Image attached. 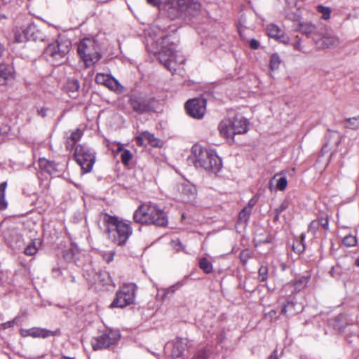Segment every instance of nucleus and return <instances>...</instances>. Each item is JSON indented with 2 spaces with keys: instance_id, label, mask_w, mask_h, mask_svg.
I'll list each match as a JSON object with an SVG mask.
<instances>
[{
  "instance_id": "f257e3e1",
  "label": "nucleus",
  "mask_w": 359,
  "mask_h": 359,
  "mask_svg": "<svg viewBox=\"0 0 359 359\" xmlns=\"http://www.w3.org/2000/svg\"><path fill=\"white\" fill-rule=\"evenodd\" d=\"M102 223L107 239L117 245H125L133 234L130 222L116 215L104 213L102 216Z\"/></svg>"
},
{
  "instance_id": "f03ea898",
  "label": "nucleus",
  "mask_w": 359,
  "mask_h": 359,
  "mask_svg": "<svg viewBox=\"0 0 359 359\" xmlns=\"http://www.w3.org/2000/svg\"><path fill=\"white\" fill-rule=\"evenodd\" d=\"M133 219L136 223L165 227L168 218L165 211L156 203H144L134 212Z\"/></svg>"
},
{
  "instance_id": "7ed1b4c3",
  "label": "nucleus",
  "mask_w": 359,
  "mask_h": 359,
  "mask_svg": "<svg viewBox=\"0 0 359 359\" xmlns=\"http://www.w3.org/2000/svg\"><path fill=\"white\" fill-rule=\"evenodd\" d=\"M189 161L196 168H201L208 172H216L222 168V160L212 149H208L199 144H194L191 148V154Z\"/></svg>"
},
{
  "instance_id": "20e7f679",
  "label": "nucleus",
  "mask_w": 359,
  "mask_h": 359,
  "mask_svg": "<svg viewBox=\"0 0 359 359\" xmlns=\"http://www.w3.org/2000/svg\"><path fill=\"white\" fill-rule=\"evenodd\" d=\"M201 9V4L196 0H167L164 10L171 20L193 15Z\"/></svg>"
},
{
  "instance_id": "39448f33",
  "label": "nucleus",
  "mask_w": 359,
  "mask_h": 359,
  "mask_svg": "<svg viewBox=\"0 0 359 359\" xmlns=\"http://www.w3.org/2000/svg\"><path fill=\"white\" fill-rule=\"evenodd\" d=\"M77 50L87 67L93 65L101 57L98 44L94 37L83 39L78 45Z\"/></svg>"
},
{
  "instance_id": "423d86ee",
  "label": "nucleus",
  "mask_w": 359,
  "mask_h": 359,
  "mask_svg": "<svg viewBox=\"0 0 359 359\" xmlns=\"http://www.w3.org/2000/svg\"><path fill=\"white\" fill-rule=\"evenodd\" d=\"M71 43L68 40H56L50 43L43 51L46 59L55 65L62 62L67 53L69 52Z\"/></svg>"
},
{
  "instance_id": "0eeeda50",
  "label": "nucleus",
  "mask_w": 359,
  "mask_h": 359,
  "mask_svg": "<svg viewBox=\"0 0 359 359\" xmlns=\"http://www.w3.org/2000/svg\"><path fill=\"white\" fill-rule=\"evenodd\" d=\"M161 49L158 53L159 62L172 74L176 70V44L168 36L161 38Z\"/></svg>"
},
{
  "instance_id": "6e6552de",
  "label": "nucleus",
  "mask_w": 359,
  "mask_h": 359,
  "mask_svg": "<svg viewBox=\"0 0 359 359\" xmlns=\"http://www.w3.org/2000/svg\"><path fill=\"white\" fill-rule=\"evenodd\" d=\"M74 158L84 173L90 172L96 161L95 152L86 144L75 147Z\"/></svg>"
},
{
  "instance_id": "1a4fd4ad",
  "label": "nucleus",
  "mask_w": 359,
  "mask_h": 359,
  "mask_svg": "<svg viewBox=\"0 0 359 359\" xmlns=\"http://www.w3.org/2000/svg\"><path fill=\"white\" fill-rule=\"evenodd\" d=\"M137 287L134 283L124 284L116 292L110 308H124L134 303Z\"/></svg>"
},
{
  "instance_id": "9d476101",
  "label": "nucleus",
  "mask_w": 359,
  "mask_h": 359,
  "mask_svg": "<svg viewBox=\"0 0 359 359\" xmlns=\"http://www.w3.org/2000/svg\"><path fill=\"white\" fill-rule=\"evenodd\" d=\"M121 333L118 330L106 329L92 339L91 345L94 351L109 348L118 343Z\"/></svg>"
},
{
  "instance_id": "9b49d317",
  "label": "nucleus",
  "mask_w": 359,
  "mask_h": 359,
  "mask_svg": "<svg viewBox=\"0 0 359 359\" xmlns=\"http://www.w3.org/2000/svg\"><path fill=\"white\" fill-rule=\"evenodd\" d=\"M15 41L21 43L25 39L33 41H43V36L34 24H28L16 29L14 34Z\"/></svg>"
},
{
  "instance_id": "f8f14e48",
  "label": "nucleus",
  "mask_w": 359,
  "mask_h": 359,
  "mask_svg": "<svg viewBox=\"0 0 359 359\" xmlns=\"http://www.w3.org/2000/svg\"><path fill=\"white\" fill-rule=\"evenodd\" d=\"M187 114L194 118L203 117L206 110V100L203 98H194L185 104Z\"/></svg>"
},
{
  "instance_id": "ddd939ff",
  "label": "nucleus",
  "mask_w": 359,
  "mask_h": 359,
  "mask_svg": "<svg viewBox=\"0 0 359 359\" xmlns=\"http://www.w3.org/2000/svg\"><path fill=\"white\" fill-rule=\"evenodd\" d=\"M129 102L133 109L138 114H144L152 109L149 100L141 95H132Z\"/></svg>"
},
{
  "instance_id": "4468645a",
  "label": "nucleus",
  "mask_w": 359,
  "mask_h": 359,
  "mask_svg": "<svg viewBox=\"0 0 359 359\" xmlns=\"http://www.w3.org/2000/svg\"><path fill=\"white\" fill-rule=\"evenodd\" d=\"M20 335L23 337H31L33 338L46 339L55 335V332L42 327H32L29 329H21Z\"/></svg>"
},
{
  "instance_id": "2eb2a0df",
  "label": "nucleus",
  "mask_w": 359,
  "mask_h": 359,
  "mask_svg": "<svg viewBox=\"0 0 359 359\" xmlns=\"http://www.w3.org/2000/svg\"><path fill=\"white\" fill-rule=\"evenodd\" d=\"M178 189L181 196V199L184 202H190L193 201L196 196V188L189 182H184L183 183L180 184L179 185Z\"/></svg>"
},
{
  "instance_id": "dca6fc26",
  "label": "nucleus",
  "mask_w": 359,
  "mask_h": 359,
  "mask_svg": "<svg viewBox=\"0 0 359 359\" xmlns=\"http://www.w3.org/2000/svg\"><path fill=\"white\" fill-rule=\"evenodd\" d=\"M266 31L268 36L271 38H273L283 43L289 42V37L285 34L284 31L274 24L267 25Z\"/></svg>"
},
{
  "instance_id": "f3484780",
  "label": "nucleus",
  "mask_w": 359,
  "mask_h": 359,
  "mask_svg": "<svg viewBox=\"0 0 359 359\" xmlns=\"http://www.w3.org/2000/svg\"><path fill=\"white\" fill-rule=\"evenodd\" d=\"M339 43L338 37L334 35L327 34L316 40V45L318 48H335Z\"/></svg>"
},
{
  "instance_id": "a211bd4d",
  "label": "nucleus",
  "mask_w": 359,
  "mask_h": 359,
  "mask_svg": "<svg viewBox=\"0 0 359 359\" xmlns=\"http://www.w3.org/2000/svg\"><path fill=\"white\" fill-rule=\"evenodd\" d=\"M234 135L243 134L248 130V121L241 115H236L231 118Z\"/></svg>"
},
{
  "instance_id": "6ab92c4d",
  "label": "nucleus",
  "mask_w": 359,
  "mask_h": 359,
  "mask_svg": "<svg viewBox=\"0 0 359 359\" xmlns=\"http://www.w3.org/2000/svg\"><path fill=\"white\" fill-rule=\"evenodd\" d=\"M218 129L220 135L226 139L233 138L235 135L231 118L222 121L219 124Z\"/></svg>"
},
{
  "instance_id": "aec40b11",
  "label": "nucleus",
  "mask_w": 359,
  "mask_h": 359,
  "mask_svg": "<svg viewBox=\"0 0 359 359\" xmlns=\"http://www.w3.org/2000/svg\"><path fill=\"white\" fill-rule=\"evenodd\" d=\"M14 67L12 65L0 63V81L6 83L14 79Z\"/></svg>"
},
{
  "instance_id": "412c9836",
  "label": "nucleus",
  "mask_w": 359,
  "mask_h": 359,
  "mask_svg": "<svg viewBox=\"0 0 359 359\" xmlns=\"http://www.w3.org/2000/svg\"><path fill=\"white\" fill-rule=\"evenodd\" d=\"M292 173H290L289 170H282L280 172H278L275 174V175L273 177V180L276 181V187L279 191H284L287 187V180L286 175L287 173L289 175H292L293 172H294V168H292L291 170Z\"/></svg>"
},
{
  "instance_id": "4be33fe9",
  "label": "nucleus",
  "mask_w": 359,
  "mask_h": 359,
  "mask_svg": "<svg viewBox=\"0 0 359 359\" xmlns=\"http://www.w3.org/2000/svg\"><path fill=\"white\" fill-rule=\"evenodd\" d=\"M186 347V339L176 338L172 342V349L171 351L172 358H178L182 356Z\"/></svg>"
},
{
  "instance_id": "5701e85b",
  "label": "nucleus",
  "mask_w": 359,
  "mask_h": 359,
  "mask_svg": "<svg viewBox=\"0 0 359 359\" xmlns=\"http://www.w3.org/2000/svg\"><path fill=\"white\" fill-rule=\"evenodd\" d=\"M83 135V133L80 128L72 130L66 141L67 149L69 151L75 149L76 144L81 139Z\"/></svg>"
},
{
  "instance_id": "b1692460",
  "label": "nucleus",
  "mask_w": 359,
  "mask_h": 359,
  "mask_svg": "<svg viewBox=\"0 0 359 359\" xmlns=\"http://www.w3.org/2000/svg\"><path fill=\"white\" fill-rule=\"evenodd\" d=\"M137 140L138 142L147 141L154 147H161L163 146V142L160 139L156 138L153 134L147 131L142 133Z\"/></svg>"
},
{
  "instance_id": "393cba45",
  "label": "nucleus",
  "mask_w": 359,
  "mask_h": 359,
  "mask_svg": "<svg viewBox=\"0 0 359 359\" xmlns=\"http://www.w3.org/2000/svg\"><path fill=\"white\" fill-rule=\"evenodd\" d=\"M39 165L42 170L50 175L55 174L58 171L57 164L53 161H48L46 158H40Z\"/></svg>"
},
{
  "instance_id": "a878e982",
  "label": "nucleus",
  "mask_w": 359,
  "mask_h": 359,
  "mask_svg": "<svg viewBox=\"0 0 359 359\" xmlns=\"http://www.w3.org/2000/svg\"><path fill=\"white\" fill-rule=\"evenodd\" d=\"M325 138L327 141V144L338 147L341 140V135L338 131L328 130Z\"/></svg>"
},
{
  "instance_id": "bb28decb",
  "label": "nucleus",
  "mask_w": 359,
  "mask_h": 359,
  "mask_svg": "<svg viewBox=\"0 0 359 359\" xmlns=\"http://www.w3.org/2000/svg\"><path fill=\"white\" fill-rule=\"evenodd\" d=\"M95 283L103 286L112 285V279L109 273L105 271L96 273Z\"/></svg>"
},
{
  "instance_id": "cd10ccee",
  "label": "nucleus",
  "mask_w": 359,
  "mask_h": 359,
  "mask_svg": "<svg viewBox=\"0 0 359 359\" xmlns=\"http://www.w3.org/2000/svg\"><path fill=\"white\" fill-rule=\"evenodd\" d=\"M120 154V158L123 165H128L130 161L133 158V154L128 149H124L122 146H119L116 151V154Z\"/></svg>"
},
{
  "instance_id": "c85d7f7f",
  "label": "nucleus",
  "mask_w": 359,
  "mask_h": 359,
  "mask_svg": "<svg viewBox=\"0 0 359 359\" xmlns=\"http://www.w3.org/2000/svg\"><path fill=\"white\" fill-rule=\"evenodd\" d=\"M294 307L295 304L294 302H287L283 305L281 313L287 316H292L298 312Z\"/></svg>"
},
{
  "instance_id": "c756f323",
  "label": "nucleus",
  "mask_w": 359,
  "mask_h": 359,
  "mask_svg": "<svg viewBox=\"0 0 359 359\" xmlns=\"http://www.w3.org/2000/svg\"><path fill=\"white\" fill-rule=\"evenodd\" d=\"M198 266L207 274L212 273L213 271L212 264L205 257L199 259Z\"/></svg>"
},
{
  "instance_id": "7c9ffc66",
  "label": "nucleus",
  "mask_w": 359,
  "mask_h": 359,
  "mask_svg": "<svg viewBox=\"0 0 359 359\" xmlns=\"http://www.w3.org/2000/svg\"><path fill=\"white\" fill-rule=\"evenodd\" d=\"M105 86L118 93H121L123 91V87L116 79L111 76L108 80L107 83Z\"/></svg>"
},
{
  "instance_id": "2f4dec72",
  "label": "nucleus",
  "mask_w": 359,
  "mask_h": 359,
  "mask_svg": "<svg viewBox=\"0 0 359 359\" xmlns=\"http://www.w3.org/2000/svg\"><path fill=\"white\" fill-rule=\"evenodd\" d=\"M79 88H80L79 83L76 79L69 80L67 82L66 86H65L66 90L68 92L72 93V95H70V96H72V97L74 96V94L77 93V91L79 90Z\"/></svg>"
},
{
  "instance_id": "473e14b6",
  "label": "nucleus",
  "mask_w": 359,
  "mask_h": 359,
  "mask_svg": "<svg viewBox=\"0 0 359 359\" xmlns=\"http://www.w3.org/2000/svg\"><path fill=\"white\" fill-rule=\"evenodd\" d=\"M7 187L6 182L0 184V210L6 209L7 202L5 200V191Z\"/></svg>"
},
{
  "instance_id": "72a5a7b5",
  "label": "nucleus",
  "mask_w": 359,
  "mask_h": 359,
  "mask_svg": "<svg viewBox=\"0 0 359 359\" xmlns=\"http://www.w3.org/2000/svg\"><path fill=\"white\" fill-rule=\"evenodd\" d=\"M186 283V278L183 280L177 282L175 284L171 285L170 287L165 288L164 290L163 297L167 296L170 293H175L177 290H178L181 287H182Z\"/></svg>"
},
{
  "instance_id": "f704fd0d",
  "label": "nucleus",
  "mask_w": 359,
  "mask_h": 359,
  "mask_svg": "<svg viewBox=\"0 0 359 359\" xmlns=\"http://www.w3.org/2000/svg\"><path fill=\"white\" fill-rule=\"evenodd\" d=\"M345 127L351 130H358L359 128V116L346 118L345 121Z\"/></svg>"
},
{
  "instance_id": "c9c22d12",
  "label": "nucleus",
  "mask_w": 359,
  "mask_h": 359,
  "mask_svg": "<svg viewBox=\"0 0 359 359\" xmlns=\"http://www.w3.org/2000/svg\"><path fill=\"white\" fill-rule=\"evenodd\" d=\"M281 60L279 55L276 53L273 54L270 58V69L272 71L277 70L279 68Z\"/></svg>"
},
{
  "instance_id": "e433bc0d",
  "label": "nucleus",
  "mask_w": 359,
  "mask_h": 359,
  "mask_svg": "<svg viewBox=\"0 0 359 359\" xmlns=\"http://www.w3.org/2000/svg\"><path fill=\"white\" fill-rule=\"evenodd\" d=\"M300 241H297V243H294L292 245L293 250L298 253L302 252L305 249V244L304 243L305 239V235L304 233H302L300 236Z\"/></svg>"
},
{
  "instance_id": "4c0bfd02",
  "label": "nucleus",
  "mask_w": 359,
  "mask_h": 359,
  "mask_svg": "<svg viewBox=\"0 0 359 359\" xmlns=\"http://www.w3.org/2000/svg\"><path fill=\"white\" fill-rule=\"evenodd\" d=\"M317 11L322 15L321 18L323 20H329L330 18L331 9L322 5L317 6Z\"/></svg>"
},
{
  "instance_id": "58836bf2",
  "label": "nucleus",
  "mask_w": 359,
  "mask_h": 359,
  "mask_svg": "<svg viewBox=\"0 0 359 359\" xmlns=\"http://www.w3.org/2000/svg\"><path fill=\"white\" fill-rule=\"evenodd\" d=\"M38 251V248L36 246L35 241H32L29 245L25 248L24 253L28 256L34 255Z\"/></svg>"
},
{
  "instance_id": "ea45409f",
  "label": "nucleus",
  "mask_w": 359,
  "mask_h": 359,
  "mask_svg": "<svg viewBox=\"0 0 359 359\" xmlns=\"http://www.w3.org/2000/svg\"><path fill=\"white\" fill-rule=\"evenodd\" d=\"M342 242L347 247H353L357 244V238L355 236L349 234L343 238Z\"/></svg>"
},
{
  "instance_id": "a19ab883",
  "label": "nucleus",
  "mask_w": 359,
  "mask_h": 359,
  "mask_svg": "<svg viewBox=\"0 0 359 359\" xmlns=\"http://www.w3.org/2000/svg\"><path fill=\"white\" fill-rule=\"evenodd\" d=\"M111 76L102 73H97L95 76V81L98 84L106 86Z\"/></svg>"
},
{
  "instance_id": "79ce46f5",
  "label": "nucleus",
  "mask_w": 359,
  "mask_h": 359,
  "mask_svg": "<svg viewBox=\"0 0 359 359\" xmlns=\"http://www.w3.org/2000/svg\"><path fill=\"white\" fill-rule=\"evenodd\" d=\"M251 213V209L250 208H244L243 210L240 212L238 218L239 220L246 222Z\"/></svg>"
},
{
  "instance_id": "37998d69",
  "label": "nucleus",
  "mask_w": 359,
  "mask_h": 359,
  "mask_svg": "<svg viewBox=\"0 0 359 359\" xmlns=\"http://www.w3.org/2000/svg\"><path fill=\"white\" fill-rule=\"evenodd\" d=\"M251 257V253L249 250L245 249L241 252L240 259L243 264H246L248 259Z\"/></svg>"
},
{
  "instance_id": "c03bdc74",
  "label": "nucleus",
  "mask_w": 359,
  "mask_h": 359,
  "mask_svg": "<svg viewBox=\"0 0 359 359\" xmlns=\"http://www.w3.org/2000/svg\"><path fill=\"white\" fill-rule=\"evenodd\" d=\"M315 29V26L312 24H302L301 25L300 30L302 32L306 34L312 33Z\"/></svg>"
},
{
  "instance_id": "a18cd8bd",
  "label": "nucleus",
  "mask_w": 359,
  "mask_h": 359,
  "mask_svg": "<svg viewBox=\"0 0 359 359\" xmlns=\"http://www.w3.org/2000/svg\"><path fill=\"white\" fill-rule=\"evenodd\" d=\"M267 267L262 266L259 269V278L261 281H266L267 279Z\"/></svg>"
},
{
  "instance_id": "49530a36",
  "label": "nucleus",
  "mask_w": 359,
  "mask_h": 359,
  "mask_svg": "<svg viewBox=\"0 0 359 359\" xmlns=\"http://www.w3.org/2000/svg\"><path fill=\"white\" fill-rule=\"evenodd\" d=\"M171 246L177 251H181L184 250V247L179 239L172 240L170 243Z\"/></svg>"
},
{
  "instance_id": "de8ad7c7",
  "label": "nucleus",
  "mask_w": 359,
  "mask_h": 359,
  "mask_svg": "<svg viewBox=\"0 0 359 359\" xmlns=\"http://www.w3.org/2000/svg\"><path fill=\"white\" fill-rule=\"evenodd\" d=\"M191 359H208V355L205 350L197 351Z\"/></svg>"
},
{
  "instance_id": "09e8293b",
  "label": "nucleus",
  "mask_w": 359,
  "mask_h": 359,
  "mask_svg": "<svg viewBox=\"0 0 359 359\" xmlns=\"http://www.w3.org/2000/svg\"><path fill=\"white\" fill-rule=\"evenodd\" d=\"M319 226H320V222L313 220L310 223L309 226V230L314 233L316 232V231L317 229H318Z\"/></svg>"
},
{
  "instance_id": "8fccbe9b",
  "label": "nucleus",
  "mask_w": 359,
  "mask_h": 359,
  "mask_svg": "<svg viewBox=\"0 0 359 359\" xmlns=\"http://www.w3.org/2000/svg\"><path fill=\"white\" fill-rule=\"evenodd\" d=\"M18 321V318H14L13 320H11V321H8V322H6L4 323H2L1 324V327L3 329H7V328H9V327H13V325L15 324H17Z\"/></svg>"
},
{
  "instance_id": "3c124183",
  "label": "nucleus",
  "mask_w": 359,
  "mask_h": 359,
  "mask_svg": "<svg viewBox=\"0 0 359 359\" xmlns=\"http://www.w3.org/2000/svg\"><path fill=\"white\" fill-rule=\"evenodd\" d=\"M288 207V203L287 201H283L277 208L275 209V212L277 214H280L285 210H286Z\"/></svg>"
},
{
  "instance_id": "603ef678",
  "label": "nucleus",
  "mask_w": 359,
  "mask_h": 359,
  "mask_svg": "<svg viewBox=\"0 0 359 359\" xmlns=\"http://www.w3.org/2000/svg\"><path fill=\"white\" fill-rule=\"evenodd\" d=\"M114 252H109L103 255V259L107 262L110 263L114 259Z\"/></svg>"
},
{
  "instance_id": "864d4df0",
  "label": "nucleus",
  "mask_w": 359,
  "mask_h": 359,
  "mask_svg": "<svg viewBox=\"0 0 359 359\" xmlns=\"http://www.w3.org/2000/svg\"><path fill=\"white\" fill-rule=\"evenodd\" d=\"M250 47L253 50H257L259 46V42L255 39H251L248 41Z\"/></svg>"
},
{
  "instance_id": "5fc2aeb1",
  "label": "nucleus",
  "mask_w": 359,
  "mask_h": 359,
  "mask_svg": "<svg viewBox=\"0 0 359 359\" xmlns=\"http://www.w3.org/2000/svg\"><path fill=\"white\" fill-rule=\"evenodd\" d=\"M317 221L320 222V226H321L324 229L327 230L329 227V222L327 218H320Z\"/></svg>"
},
{
  "instance_id": "6e6d98bb",
  "label": "nucleus",
  "mask_w": 359,
  "mask_h": 359,
  "mask_svg": "<svg viewBox=\"0 0 359 359\" xmlns=\"http://www.w3.org/2000/svg\"><path fill=\"white\" fill-rule=\"evenodd\" d=\"M6 19V15L0 13V30L4 28Z\"/></svg>"
},
{
  "instance_id": "4d7b16f0",
  "label": "nucleus",
  "mask_w": 359,
  "mask_h": 359,
  "mask_svg": "<svg viewBox=\"0 0 359 359\" xmlns=\"http://www.w3.org/2000/svg\"><path fill=\"white\" fill-rule=\"evenodd\" d=\"M47 113V109L44 107H42L37 109V114L38 115L41 116V117L46 116Z\"/></svg>"
},
{
  "instance_id": "13d9d810",
  "label": "nucleus",
  "mask_w": 359,
  "mask_h": 359,
  "mask_svg": "<svg viewBox=\"0 0 359 359\" xmlns=\"http://www.w3.org/2000/svg\"><path fill=\"white\" fill-rule=\"evenodd\" d=\"M53 276L55 278H59L62 275V272L59 268H54L52 270Z\"/></svg>"
},
{
  "instance_id": "bf43d9fd",
  "label": "nucleus",
  "mask_w": 359,
  "mask_h": 359,
  "mask_svg": "<svg viewBox=\"0 0 359 359\" xmlns=\"http://www.w3.org/2000/svg\"><path fill=\"white\" fill-rule=\"evenodd\" d=\"M147 3L152 6H159L161 0H147Z\"/></svg>"
},
{
  "instance_id": "052dcab7",
  "label": "nucleus",
  "mask_w": 359,
  "mask_h": 359,
  "mask_svg": "<svg viewBox=\"0 0 359 359\" xmlns=\"http://www.w3.org/2000/svg\"><path fill=\"white\" fill-rule=\"evenodd\" d=\"M268 359H278V351L275 349L272 353L269 356Z\"/></svg>"
},
{
  "instance_id": "680f3d73",
  "label": "nucleus",
  "mask_w": 359,
  "mask_h": 359,
  "mask_svg": "<svg viewBox=\"0 0 359 359\" xmlns=\"http://www.w3.org/2000/svg\"><path fill=\"white\" fill-rule=\"evenodd\" d=\"M256 202H257V199H255V198H251L248 202V205H249L248 208H251L252 206H254L255 205Z\"/></svg>"
},
{
  "instance_id": "e2e57ef3",
  "label": "nucleus",
  "mask_w": 359,
  "mask_h": 359,
  "mask_svg": "<svg viewBox=\"0 0 359 359\" xmlns=\"http://www.w3.org/2000/svg\"><path fill=\"white\" fill-rule=\"evenodd\" d=\"M294 47L296 50H301V45L299 43H296L294 45Z\"/></svg>"
},
{
  "instance_id": "0e129e2a",
  "label": "nucleus",
  "mask_w": 359,
  "mask_h": 359,
  "mask_svg": "<svg viewBox=\"0 0 359 359\" xmlns=\"http://www.w3.org/2000/svg\"><path fill=\"white\" fill-rule=\"evenodd\" d=\"M4 51V46L0 43V56L3 54Z\"/></svg>"
},
{
  "instance_id": "69168bd1",
  "label": "nucleus",
  "mask_w": 359,
  "mask_h": 359,
  "mask_svg": "<svg viewBox=\"0 0 359 359\" xmlns=\"http://www.w3.org/2000/svg\"><path fill=\"white\" fill-rule=\"evenodd\" d=\"M276 311H270V312H269V314L270 315V316H271V317H273V316H275V315H276Z\"/></svg>"
},
{
  "instance_id": "338daca9",
  "label": "nucleus",
  "mask_w": 359,
  "mask_h": 359,
  "mask_svg": "<svg viewBox=\"0 0 359 359\" xmlns=\"http://www.w3.org/2000/svg\"><path fill=\"white\" fill-rule=\"evenodd\" d=\"M355 264L357 266H359V257L356 259Z\"/></svg>"
},
{
  "instance_id": "774afa93",
  "label": "nucleus",
  "mask_w": 359,
  "mask_h": 359,
  "mask_svg": "<svg viewBox=\"0 0 359 359\" xmlns=\"http://www.w3.org/2000/svg\"><path fill=\"white\" fill-rule=\"evenodd\" d=\"M71 281H72V283H74V282L75 281V277H74V276H72V278H71Z\"/></svg>"
}]
</instances>
